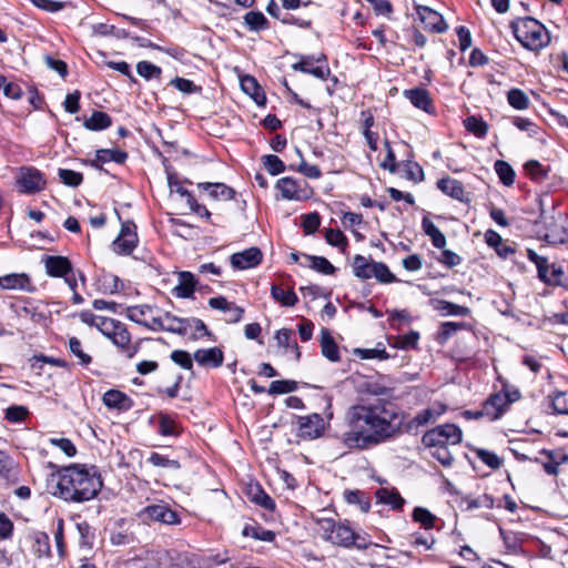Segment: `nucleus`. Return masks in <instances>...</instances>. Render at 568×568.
<instances>
[{"mask_svg":"<svg viewBox=\"0 0 568 568\" xmlns=\"http://www.w3.org/2000/svg\"><path fill=\"white\" fill-rule=\"evenodd\" d=\"M243 536L252 537L256 540L271 542L275 539V534L272 530L265 529L257 524L246 525L242 531Z\"/></svg>","mask_w":568,"mask_h":568,"instance_id":"obj_43","label":"nucleus"},{"mask_svg":"<svg viewBox=\"0 0 568 568\" xmlns=\"http://www.w3.org/2000/svg\"><path fill=\"white\" fill-rule=\"evenodd\" d=\"M101 333L109 338L126 358H133L141 345V341L132 343V337L128 327L122 322L110 318V321H102Z\"/></svg>","mask_w":568,"mask_h":568,"instance_id":"obj_5","label":"nucleus"},{"mask_svg":"<svg viewBox=\"0 0 568 568\" xmlns=\"http://www.w3.org/2000/svg\"><path fill=\"white\" fill-rule=\"evenodd\" d=\"M28 538L31 542V551L37 558L42 559L51 557L50 537L47 532L32 531L29 534Z\"/></svg>","mask_w":568,"mask_h":568,"instance_id":"obj_25","label":"nucleus"},{"mask_svg":"<svg viewBox=\"0 0 568 568\" xmlns=\"http://www.w3.org/2000/svg\"><path fill=\"white\" fill-rule=\"evenodd\" d=\"M241 88L242 90L248 94L258 105H264L266 102L265 93L262 88L255 80V78L251 75H245L241 79Z\"/></svg>","mask_w":568,"mask_h":568,"instance_id":"obj_32","label":"nucleus"},{"mask_svg":"<svg viewBox=\"0 0 568 568\" xmlns=\"http://www.w3.org/2000/svg\"><path fill=\"white\" fill-rule=\"evenodd\" d=\"M437 187L445 193L446 195L450 196L454 200L460 201V202H467L468 197L465 192V189L463 186V183L458 180L452 179V178H443L438 180Z\"/></svg>","mask_w":568,"mask_h":568,"instance_id":"obj_26","label":"nucleus"},{"mask_svg":"<svg viewBox=\"0 0 568 568\" xmlns=\"http://www.w3.org/2000/svg\"><path fill=\"white\" fill-rule=\"evenodd\" d=\"M52 495L68 503H84L98 496L103 481L95 466L72 464L51 475Z\"/></svg>","mask_w":568,"mask_h":568,"instance_id":"obj_2","label":"nucleus"},{"mask_svg":"<svg viewBox=\"0 0 568 568\" xmlns=\"http://www.w3.org/2000/svg\"><path fill=\"white\" fill-rule=\"evenodd\" d=\"M526 174L535 182H542L548 176V168L537 160H529L524 165Z\"/></svg>","mask_w":568,"mask_h":568,"instance_id":"obj_45","label":"nucleus"},{"mask_svg":"<svg viewBox=\"0 0 568 568\" xmlns=\"http://www.w3.org/2000/svg\"><path fill=\"white\" fill-rule=\"evenodd\" d=\"M413 519L419 523L425 529H432L435 526L436 517L428 509L416 507L413 510Z\"/></svg>","mask_w":568,"mask_h":568,"instance_id":"obj_58","label":"nucleus"},{"mask_svg":"<svg viewBox=\"0 0 568 568\" xmlns=\"http://www.w3.org/2000/svg\"><path fill=\"white\" fill-rule=\"evenodd\" d=\"M143 514L146 518L165 525H179L181 521L178 513L166 504L146 506Z\"/></svg>","mask_w":568,"mask_h":568,"instance_id":"obj_14","label":"nucleus"},{"mask_svg":"<svg viewBox=\"0 0 568 568\" xmlns=\"http://www.w3.org/2000/svg\"><path fill=\"white\" fill-rule=\"evenodd\" d=\"M463 439L462 429L455 424H443L427 430L423 437L424 446L458 445Z\"/></svg>","mask_w":568,"mask_h":568,"instance_id":"obj_7","label":"nucleus"},{"mask_svg":"<svg viewBox=\"0 0 568 568\" xmlns=\"http://www.w3.org/2000/svg\"><path fill=\"white\" fill-rule=\"evenodd\" d=\"M148 462L154 467L169 468L178 470L181 468V464L176 459H170L164 455L156 452H152L148 458Z\"/></svg>","mask_w":568,"mask_h":568,"instance_id":"obj_55","label":"nucleus"},{"mask_svg":"<svg viewBox=\"0 0 568 568\" xmlns=\"http://www.w3.org/2000/svg\"><path fill=\"white\" fill-rule=\"evenodd\" d=\"M128 159V153L119 149H101L95 153L94 160L91 161V166L101 170L102 163L115 162L122 164Z\"/></svg>","mask_w":568,"mask_h":568,"instance_id":"obj_28","label":"nucleus"},{"mask_svg":"<svg viewBox=\"0 0 568 568\" xmlns=\"http://www.w3.org/2000/svg\"><path fill=\"white\" fill-rule=\"evenodd\" d=\"M376 499L378 503L388 505L392 509H402L404 499L395 489L379 488L376 491Z\"/></svg>","mask_w":568,"mask_h":568,"instance_id":"obj_34","label":"nucleus"},{"mask_svg":"<svg viewBox=\"0 0 568 568\" xmlns=\"http://www.w3.org/2000/svg\"><path fill=\"white\" fill-rule=\"evenodd\" d=\"M297 436L304 440L320 438L325 430L324 418L316 413L307 416H300L297 418Z\"/></svg>","mask_w":568,"mask_h":568,"instance_id":"obj_12","label":"nucleus"},{"mask_svg":"<svg viewBox=\"0 0 568 568\" xmlns=\"http://www.w3.org/2000/svg\"><path fill=\"white\" fill-rule=\"evenodd\" d=\"M474 453L476 457L485 465H487L490 469H498L503 465V459L499 456H497L494 452L484 448H476Z\"/></svg>","mask_w":568,"mask_h":568,"instance_id":"obj_53","label":"nucleus"},{"mask_svg":"<svg viewBox=\"0 0 568 568\" xmlns=\"http://www.w3.org/2000/svg\"><path fill=\"white\" fill-rule=\"evenodd\" d=\"M112 124L111 116L102 111H94L89 119L84 121L85 129L90 131H101Z\"/></svg>","mask_w":568,"mask_h":568,"instance_id":"obj_38","label":"nucleus"},{"mask_svg":"<svg viewBox=\"0 0 568 568\" xmlns=\"http://www.w3.org/2000/svg\"><path fill=\"white\" fill-rule=\"evenodd\" d=\"M507 102L516 110H527L530 105L528 95L517 88L510 89L507 92Z\"/></svg>","mask_w":568,"mask_h":568,"instance_id":"obj_46","label":"nucleus"},{"mask_svg":"<svg viewBox=\"0 0 568 568\" xmlns=\"http://www.w3.org/2000/svg\"><path fill=\"white\" fill-rule=\"evenodd\" d=\"M424 233L430 237L432 243L437 248H444L446 245V237L443 232L428 219L424 217L422 221Z\"/></svg>","mask_w":568,"mask_h":568,"instance_id":"obj_37","label":"nucleus"},{"mask_svg":"<svg viewBox=\"0 0 568 568\" xmlns=\"http://www.w3.org/2000/svg\"><path fill=\"white\" fill-rule=\"evenodd\" d=\"M209 306L213 310L221 311L226 314L225 322L235 324L242 321L244 308L233 302H229L224 296L211 297Z\"/></svg>","mask_w":568,"mask_h":568,"instance_id":"obj_15","label":"nucleus"},{"mask_svg":"<svg viewBox=\"0 0 568 568\" xmlns=\"http://www.w3.org/2000/svg\"><path fill=\"white\" fill-rule=\"evenodd\" d=\"M324 236L329 245L338 247L343 252L348 244L346 235L338 229H327Z\"/></svg>","mask_w":568,"mask_h":568,"instance_id":"obj_56","label":"nucleus"},{"mask_svg":"<svg viewBox=\"0 0 568 568\" xmlns=\"http://www.w3.org/2000/svg\"><path fill=\"white\" fill-rule=\"evenodd\" d=\"M136 72L145 80H151L153 78H160L162 70L150 61H140L136 64Z\"/></svg>","mask_w":568,"mask_h":568,"instance_id":"obj_59","label":"nucleus"},{"mask_svg":"<svg viewBox=\"0 0 568 568\" xmlns=\"http://www.w3.org/2000/svg\"><path fill=\"white\" fill-rule=\"evenodd\" d=\"M545 239L551 244L568 243V215L565 213L555 214L549 222H545Z\"/></svg>","mask_w":568,"mask_h":568,"instance_id":"obj_11","label":"nucleus"},{"mask_svg":"<svg viewBox=\"0 0 568 568\" xmlns=\"http://www.w3.org/2000/svg\"><path fill=\"white\" fill-rule=\"evenodd\" d=\"M263 258L258 247H250L231 255L230 262L235 270H247L257 266Z\"/></svg>","mask_w":568,"mask_h":568,"instance_id":"obj_16","label":"nucleus"},{"mask_svg":"<svg viewBox=\"0 0 568 568\" xmlns=\"http://www.w3.org/2000/svg\"><path fill=\"white\" fill-rule=\"evenodd\" d=\"M153 312V307L146 304L135 305L126 307V317L139 324L146 325V320H149L150 315Z\"/></svg>","mask_w":568,"mask_h":568,"instance_id":"obj_39","label":"nucleus"},{"mask_svg":"<svg viewBox=\"0 0 568 568\" xmlns=\"http://www.w3.org/2000/svg\"><path fill=\"white\" fill-rule=\"evenodd\" d=\"M136 225L132 221H125L121 225L120 234L112 243V248L116 254L129 255L138 244Z\"/></svg>","mask_w":568,"mask_h":568,"instance_id":"obj_10","label":"nucleus"},{"mask_svg":"<svg viewBox=\"0 0 568 568\" xmlns=\"http://www.w3.org/2000/svg\"><path fill=\"white\" fill-rule=\"evenodd\" d=\"M417 14L419 16L425 27L430 29L432 31L442 33L445 32L448 28L443 16L428 7H417Z\"/></svg>","mask_w":568,"mask_h":568,"instance_id":"obj_20","label":"nucleus"},{"mask_svg":"<svg viewBox=\"0 0 568 568\" xmlns=\"http://www.w3.org/2000/svg\"><path fill=\"white\" fill-rule=\"evenodd\" d=\"M564 275L565 272L562 266L554 263L549 265V271H545L541 275H538V277L547 285L561 286Z\"/></svg>","mask_w":568,"mask_h":568,"instance_id":"obj_42","label":"nucleus"},{"mask_svg":"<svg viewBox=\"0 0 568 568\" xmlns=\"http://www.w3.org/2000/svg\"><path fill=\"white\" fill-rule=\"evenodd\" d=\"M252 501L256 505L263 507L266 510H274L275 501L261 488V486H256L251 490Z\"/></svg>","mask_w":568,"mask_h":568,"instance_id":"obj_57","label":"nucleus"},{"mask_svg":"<svg viewBox=\"0 0 568 568\" xmlns=\"http://www.w3.org/2000/svg\"><path fill=\"white\" fill-rule=\"evenodd\" d=\"M466 327L465 323L457 322H444L438 332L437 341L440 344L446 343L453 335H455L458 331Z\"/></svg>","mask_w":568,"mask_h":568,"instance_id":"obj_54","label":"nucleus"},{"mask_svg":"<svg viewBox=\"0 0 568 568\" xmlns=\"http://www.w3.org/2000/svg\"><path fill=\"white\" fill-rule=\"evenodd\" d=\"M297 389V383L295 381L281 379L273 381L268 388V394L277 395V394H287L295 392Z\"/></svg>","mask_w":568,"mask_h":568,"instance_id":"obj_62","label":"nucleus"},{"mask_svg":"<svg viewBox=\"0 0 568 568\" xmlns=\"http://www.w3.org/2000/svg\"><path fill=\"white\" fill-rule=\"evenodd\" d=\"M18 477L17 464L4 450L0 449V478L13 481Z\"/></svg>","mask_w":568,"mask_h":568,"instance_id":"obj_35","label":"nucleus"},{"mask_svg":"<svg viewBox=\"0 0 568 568\" xmlns=\"http://www.w3.org/2000/svg\"><path fill=\"white\" fill-rule=\"evenodd\" d=\"M435 310H437L438 312L446 316H467L470 313V310L468 307L457 305L455 303L444 300L436 302Z\"/></svg>","mask_w":568,"mask_h":568,"instance_id":"obj_44","label":"nucleus"},{"mask_svg":"<svg viewBox=\"0 0 568 568\" xmlns=\"http://www.w3.org/2000/svg\"><path fill=\"white\" fill-rule=\"evenodd\" d=\"M271 296L285 307H293L298 302V297L293 290L285 291L276 284L271 286Z\"/></svg>","mask_w":568,"mask_h":568,"instance_id":"obj_36","label":"nucleus"},{"mask_svg":"<svg viewBox=\"0 0 568 568\" xmlns=\"http://www.w3.org/2000/svg\"><path fill=\"white\" fill-rule=\"evenodd\" d=\"M44 175L36 168H21L17 178V184L21 193L34 194L45 186Z\"/></svg>","mask_w":568,"mask_h":568,"instance_id":"obj_9","label":"nucleus"},{"mask_svg":"<svg viewBox=\"0 0 568 568\" xmlns=\"http://www.w3.org/2000/svg\"><path fill=\"white\" fill-rule=\"evenodd\" d=\"M197 189L201 191H205L209 193V196L213 200L217 201H230L234 199L236 192L231 186L225 183H211V182H201L197 183Z\"/></svg>","mask_w":568,"mask_h":568,"instance_id":"obj_24","label":"nucleus"},{"mask_svg":"<svg viewBox=\"0 0 568 568\" xmlns=\"http://www.w3.org/2000/svg\"><path fill=\"white\" fill-rule=\"evenodd\" d=\"M494 169L504 185L510 186L514 184L515 171L506 161L497 160L494 164Z\"/></svg>","mask_w":568,"mask_h":568,"instance_id":"obj_50","label":"nucleus"},{"mask_svg":"<svg viewBox=\"0 0 568 568\" xmlns=\"http://www.w3.org/2000/svg\"><path fill=\"white\" fill-rule=\"evenodd\" d=\"M321 348L323 356L328 361L333 363L341 361L338 346L327 328H323L321 332Z\"/></svg>","mask_w":568,"mask_h":568,"instance_id":"obj_30","label":"nucleus"},{"mask_svg":"<svg viewBox=\"0 0 568 568\" xmlns=\"http://www.w3.org/2000/svg\"><path fill=\"white\" fill-rule=\"evenodd\" d=\"M244 23L251 31H261L268 28V21L261 11L246 12Z\"/></svg>","mask_w":568,"mask_h":568,"instance_id":"obj_47","label":"nucleus"},{"mask_svg":"<svg viewBox=\"0 0 568 568\" xmlns=\"http://www.w3.org/2000/svg\"><path fill=\"white\" fill-rule=\"evenodd\" d=\"M47 274L52 277H64L72 273V264L65 256L49 255L44 258Z\"/></svg>","mask_w":568,"mask_h":568,"instance_id":"obj_19","label":"nucleus"},{"mask_svg":"<svg viewBox=\"0 0 568 568\" xmlns=\"http://www.w3.org/2000/svg\"><path fill=\"white\" fill-rule=\"evenodd\" d=\"M303 257L307 261V263H301L303 266H307L321 274L333 275L336 272V267L324 256L303 254Z\"/></svg>","mask_w":568,"mask_h":568,"instance_id":"obj_33","label":"nucleus"},{"mask_svg":"<svg viewBox=\"0 0 568 568\" xmlns=\"http://www.w3.org/2000/svg\"><path fill=\"white\" fill-rule=\"evenodd\" d=\"M197 281L191 272H180L179 283L172 290L174 296L179 298H191L193 297Z\"/></svg>","mask_w":568,"mask_h":568,"instance_id":"obj_27","label":"nucleus"},{"mask_svg":"<svg viewBox=\"0 0 568 568\" xmlns=\"http://www.w3.org/2000/svg\"><path fill=\"white\" fill-rule=\"evenodd\" d=\"M263 164L271 175H277L285 171L284 162L273 154H267L262 158Z\"/></svg>","mask_w":568,"mask_h":568,"instance_id":"obj_63","label":"nucleus"},{"mask_svg":"<svg viewBox=\"0 0 568 568\" xmlns=\"http://www.w3.org/2000/svg\"><path fill=\"white\" fill-rule=\"evenodd\" d=\"M164 320L168 322L165 331L179 335H186L189 333L190 318H181L171 313H165Z\"/></svg>","mask_w":568,"mask_h":568,"instance_id":"obj_41","label":"nucleus"},{"mask_svg":"<svg viewBox=\"0 0 568 568\" xmlns=\"http://www.w3.org/2000/svg\"><path fill=\"white\" fill-rule=\"evenodd\" d=\"M276 189L285 200L301 201L308 197L307 183L285 176L276 182Z\"/></svg>","mask_w":568,"mask_h":568,"instance_id":"obj_13","label":"nucleus"},{"mask_svg":"<svg viewBox=\"0 0 568 568\" xmlns=\"http://www.w3.org/2000/svg\"><path fill=\"white\" fill-rule=\"evenodd\" d=\"M464 124L466 130L477 138H485L487 135L488 124L481 118L470 115L464 120Z\"/></svg>","mask_w":568,"mask_h":568,"instance_id":"obj_49","label":"nucleus"},{"mask_svg":"<svg viewBox=\"0 0 568 568\" xmlns=\"http://www.w3.org/2000/svg\"><path fill=\"white\" fill-rule=\"evenodd\" d=\"M403 95L417 109L427 113L434 112V104L429 97V92L424 88L408 89L403 92Z\"/></svg>","mask_w":568,"mask_h":568,"instance_id":"obj_23","label":"nucleus"},{"mask_svg":"<svg viewBox=\"0 0 568 568\" xmlns=\"http://www.w3.org/2000/svg\"><path fill=\"white\" fill-rule=\"evenodd\" d=\"M446 409L445 404L435 403L404 424V415L389 402L378 399L375 403L352 405L344 415L345 428L341 442L348 449L367 450L403 432L417 433L419 427L434 423Z\"/></svg>","mask_w":568,"mask_h":568,"instance_id":"obj_1","label":"nucleus"},{"mask_svg":"<svg viewBox=\"0 0 568 568\" xmlns=\"http://www.w3.org/2000/svg\"><path fill=\"white\" fill-rule=\"evenodd\" d=\"M345 500L348 504L357 505L363 513H367L371 508V500L366 493L361 490H345Z\"/></svg>","mask_w":568,"mask_h":568,"instance_id":"obj_48","label":"nucleus"},{"mask_svg":"<svg viewBox=\"0 0 568 568\" xmlns=\"http://www.w3.org/2000/svg\"><path fill=\"white\" fill-rule=\"evenodd\" d=\"M58 175L63 184L71 187L79 186L83 181L82 173L69 169H59Z\"/></svg>","mask_w":568,"mask_h":568,"instance_id":"obj_61","label":"nucleus"},{"mask_svg":"<svg viewBox=\"0 0 568 568\" xmlns=\"http://www.w3.org/2000/svg\"><path fill=\"white\" fill-rule=\"evenodd\" d=\"M69 349L79 359L81 365L88 366L92 362L91 356L83 352L82 343L78 337L69 338Z\"/></svg>","mask_w":568,"mask_h":568,"instance_id":"obj_60","label":"nucleus"},{"mask_svg":"<svg viewBox=\"0 0 568 568\" xmlns=\"http://www.w3.org/2000/svg\"><path fill=\"white\" fill-rule=\"evenodd\" d=\"M320 527L323 538L334 545L344 548L355 547L363 550L372 545L367 535L355 532L347 523L323 519L320 521Z\"/></svg>","mask_w":568,"mask_h":568,"instance_id":"obj_3","label":"nucleus"},{"mask_svg":"<svg viewBox=\"0 0 568 568\" xmlns=\"http://www.w3.org/2000/svg\"><path fill=\"white\" fill-rule=\"evenodd\" d=\"M193 358L200 366L217 368L223 364L224 353L222 348L217 346L210 348H199L193 354Z\"/></svg>","mask_w":568,"mask_h":568,"instance_id":"obj_17","label":"nucleus"},{"mask_svg":"<svg viewBox=\"0 0 568 568\" xmlns=\"http://www.w3.org/2000/svg\"><path fill=\"white\" fill-rule=\"evenodd\" d=\"M158 432L164 437H178L181 434V427L174 417L160 413L158 415Z\"/></svg>","mask_w":568,"mask_h":568,"instance_id":"obj_31","label":"nucleus"},{"mask_svg":"<svg viewBox=\"0 0 568 568\" xmlns=\"http://www.w3.org/2000/svg\"><path fill=\"white\" fill-rule=\"evenodd\" d=\"M372 271V277H375L379 283L388 284L397 281L389 267L383 262H373Z\"/></svg>","mask_w":568,"mask_h":568,"instance_id":"obj_51","label":"nucleus"},{"mask_svg":"<svg viewBox=\"0 0 568 568\" xmlns=\"http://www.w3.org/2000/svg\"><path fill=\"white\" fill-rule=\"evenodd\" d=\"M292 68L295 71L312 74L320 80H327L331 75V69L327 63V58L324 53L315 55H302Z\"/></svg>","mask_w":568,"mask_h":568,"instance_id":"obj_8","label":"nucleus"},{"mask_svg":"<svg viewBox=\"0 0 568 568\" xmlns=\"http://www.w3.org/2000/svg\"><path fill=\"white\" fill-rule=\"evenodd\" d=\"M519 398L520 392L518 388L504 385L500 392L489 395L484 402L481 407L486 419L489 422L499 419L509 409V406Z\"/></svg>","mask_w":568,"mask_h":568,"instance_id":"obj_6","label":"nucleus"},{"mask_svg":"<svg viewBox=\"0 0 568 568\" xmlns=\"http://www.w3.org/2000/svg\"><path fill=\"white\" fill-rule=\"evenodd\" d=\"M0 286L4 290H20L32 293L36 286L32 285L30 277L26 273H12L0 276Z\"/></svg>","mask_w":568,"mask_h":568,"instance_id":"obj_21","label":"nucleus"},{"mask_svg":"<svg viewBox=\"0 0 568 568\" xmlns=\"http://www.w3.org/2000/svg\"><path fill=\"white\" fill-rule=\"evenodd\" d=\"M515 38L531 51H539L550 42L548 30L534 18L527 17L511 23Z\"/></svg>","mask_w":568,"mask_h":568,"instance_id":"obj_4","label":"nucleus"},{"mask_svg":"<svg viewBox=\"0 0 568 568\" xmlns=\"http://www.w3.org/2000/svg\"><path fill=\"white\" fill-rule=\"evenodd\" d=\"M95 285L102 294H115L123 288V284L116 275L105 272L99 275Z\"/></svg>","mask_w":568,"mask_h":568,"instance_id":"obj_29","label":"nucleus"},{"mask_svg":"<svg viewBox=\"0 0 568 568\" xmlns=\"http://www.w3.org/2000/svg\"><path fill=\"white\" fill-rule=\"evenodd\" d=\"M552 410L557 415H568V392L557 390L549 395Z\"/></svg>","mask_w":568,"mask_h":568,"instance_id":"obj_52","label":"nucleus"},{"mask_svg":"<svg viewBox=\"0 0 568 568\" xmlns=\"http://www.w3.org/2000/svg\"><path fill=\"white\" fill-rule=\"evenodd\" d=\"M103 404L110 409L126 412L133 407V400L119 389H109L102 397Z\"/></svg>","mask_w":568,"mask_h":568,"instance_id":"obj_22","label":"nucleus"},{"mask_svg":"<svg viewBox=\"0 0 568 568\" xmlns=\"http://www.w3.org/2000/svg\"><path fill=\"white\" fill-rule=\"evenodd\" d=\"M170 358L180 367L186 371L193 369V356L190 353L182 349H175L171 353Z\"/></svg>","mask_w":568,"mask_h":568,"instance_id":"obj_64","label":"nucleus"},{"mask_svg":"<svg viewBox=\"0 0 568 568\" xmlns=\"http://www.w3.org/2000/svg\"><path fill=\"white\" fill-rule=\"evenodd\" d=\"M540 455L546 457V460L542 462V467L546 474L551 476H557L559 473V466L568 463V454L561 449H542Z\"/></svg>","mask_w":568,"mask_h":568,"instance_id":"obj_18","label":"nucleus"},{"mask_svg":"<svg viewBox=\"0 0 568 568\" xmlns=\"http://www.w3.org/2000/svg\"><path fill=\"white\" fill-rule=\"evenodd\" d=\"M373 262H369L363 255H355L353 258V273L357 278L363 281L372 278Z\"/></svg>","mask_w":568,"mask_h":568,"instance_id":"obj_40","label":"nucleus"}]
</instances>
